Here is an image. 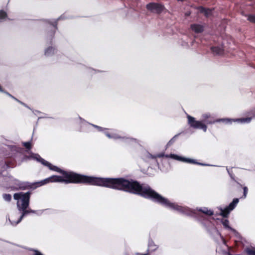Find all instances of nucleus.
<instances>
[{
    "label": "nucleus",
    "instance_id": "40",
    "mask_svg": "<svg viewBox=\"0 0 255 255\" xmlns=\"http://www.w3.org/2000/svg\"><path fill=\"white\" fill-rule=\"evenodd\" d=\"M31 111H32L34 115H37V114H38V113H40L39 111H37V110H32H32H31Z\"/></svg>",
    "mask_w": 255,
    "mask_h": 255
},
{
    "label": "nucleus",
    "instance_id": "34",
    "mask_svg": "<svg viewBox=\"0 0 255 255\" xmlns=\"http://www.w3.org/2000/svg\"><path fill=\"white\" fill-rule=\"evenodd\" d=\"M243 190H244L243 195L242 198L245 199L247 197V195L248 191V189L247 187H246V186L244 187Z\"/></svg>",
    "mask_w": 255,
    "mask_h": 255
},
{
    "label": "nucleus",
    "instance_id": "3",
    "mask_svg": "<svg viewBox=\"0 0 255 255\" xmlns=\"http://www.w3.org/2000/svg\"><path fill=\"white\" fill-rule=\"evenodd\" d=\"M188 124L190 127L194 129H202L204 132H206L207 130V125H212L217 123L222 122L226 124V118L217 119L214 120L211 117L210 113H205L202 115V121H197L195 118L187 115Z\"/></svg>",
    "mask_w": 255,
    "mask_h": 255
},
{
    "label": "nucleus",
    "instance_id": "24",
    "mask_svg": "<svg viewBox=\"0 0 255 255\" xmlns=\"http://www.w3.org/2000/svg\"><path fill=\"white\" fill-rule=\"evenodd\" d=\"M200 12L204 14L206 17H208L211 13L212 10L209 8H205L202 6L198 8Z\"/></svg>",
    "mask_w": 255,
    "mask_h": 255
},
{
    "label": "nucleus",
    "instance_id": "30",
    "mask_svg": "<svg viewBox=\"0 0 255 255\" xmlns=\"http://www.w3.org/2000/svg\"><path fill=\"white\" fill-rule=\"evenodd\" d=\"M2 197L5 201L10 202L11 200V196L9 194H3Z\"/></svg>",
    "mask_w": 255,
    "mask_h": 255
},
{
    "label": "nucleus",
    "instance_id": "10",
    "mask_svg": "<svg viewBox=\"0 0 255 255\" xmlns=\"http://www.w3.org/2000/svg\"><path fill=\"white\" fill-rule=\"evenodd\" d=\"M65 18L64 16L62 15L59 17L55 19L53 21H51L50 20H45V22L52 26V29H51L48 31L47 35V39L49 40V42L51 43L55 34V30L57 29V21L61 19Z\"/></svg>",
    "mask_w": 255,
    "mask_h": 255
},
{
    "label": "nucleus",
    "instance_id": "44",
    "mask_svg": "<svg viewBox=\"0 0 255 255\" xmlns=\"http://www.w3.org/2000/svg\"><path fill=\"white\" fill-rule=\"evenodd\" d=\"M227 254H228V255H232L231 254H230L229 252H228V253H227Z\"/></svg>",
    "mask_w": 255,
    "mask_h": 255
},
{
    "label": "nucleus",
    "instance_id": "41",
    "mask_svg": "<svg viewBox=\"0 0 255 255\" xmlns=\"http://www.w3.org/2000/svg\"><path fill=\"white\" fill-rule=\"evenodd\" d=\"M12 148H14V150H15V151H16L17 152L18 151V150H16V149H17V147H16V146L12 147Z\"/></svg>",
    "mask_w": 255,
    "mask_h": 255
},
{
    "label": "nucleus",
    "instance_id": "45",
    "mask_svg": "<svg viewBox=\"0 0 255 255\" xmlns=\"http://www.w3.org/2000/svg\"><path fill=\"white\" fill-rule=\"evenodd\" d=\"M178 1H183L184 0H177Z\"/></svg>",
    "mask_w": 255,
    "mask_h": 255
},
{
    "label": "nucleus",
    "instance_id": "37",
    "mask_svg": "<svg viewBox=\"0 0 255 255\" xmlns=\"http://www.w3.org/2000/svg\"><path fill=\"white\" fill-rule=\"evenodd\" d=\"M3 93H5L7 95H8V96H9L10 97H11V98H12L13 99H14V100H15L16 101H17L18 102V101H19L18 99H17V98H16L15 97H13L12 95H11L10 94H9V93H8L7 92H5V91H4L3 92Z\"/></svg>",
    "mask_w": 255,
    "mask_h": 255
},
{
    "label": "nucleus",
    "instance_id": "26",
    "mask_svg": "<svg viewBox=\"0 0 255 255\" xmlns=\"http://www.w3.org/2000/svg\"><path fill=\"white\" fill-rule=\"evenodd\" d=\"M190 41H183L181 45L186 47V48H189L191 46L193 45V43L194 42V40H191V39H189Z\"/></svg>",
    "mask_w": 255,
    "mask_h": 255
},
{
    "label": "nucleus",
    "instance_id": "14",
    "mask_svg": "<svg viewBox=\"0 0 255 255\" xmlns=\"http://www.w3.org/2000/svg\"><path fill=\"white\" fill-rule=\"evenodd\" d=\"M226 120H228V121H226V125H231L233 122H237L241 124L249 123L251 122L252 118L250 117L240 119L226 118Z\"/></svg>",
    "mask_w": 255,
    "mask_h": 255
},
{
    "label": "nucleus",
    "instance_id": "20",
    "mask_svg": "<svg viewBox=\"0 0 255 255\" xmlns=\"http://www.w3.org/2000/svg\"><path fill=\"white\" fill-rule=\"evenodd\" d=\"M50 182H51V176H50L46 179H44V180H42L40 181L33 182V183H32V184L34 185V188H36L37 187H40L42 185H44L45 184H46L50 183Z\"/></svg>",
    "mask_w": 255,
    "mask_h": 255
},
{
    "label": "nucleus",
    "instance_id": "35",
    "mask_svg": "<svg viewBox=\"0 0 255 255\" xmlns=\"http://www.w3.org/2000/svg\"><path fill=\"white\" fill-rule=\"evenodd\" d=\"M226 169L227 170V172L230 176V177L233 180H235V176L233 173L232 171H231L228 167H226Z\"/></svg>",
    "mask_w": 255,
    "mask_h": 255
},
{
    "label": "nucleus",
    "instance_id": "1",
    "mask_svg": "<svg viewBox=\"0 0 255 255\" xmlns=\"http://www.w3.org/2000/svg\"><path fill=\"white\" fill-rule=\"evenodd\" d=\"M134 183V186L132 194L140 195L145 198L150 199L154 202L176 211L182 214L195 217L217 243H221L223 245L227 246L225 239L209 219L202 216L198 217L195 210L191 209L187 207L181 206L176 203L170 202L167 198L162 197L152 189L148 185L140 184L137 181Z\"/></svg>",
    "mask_w": 255,
    "mask_h": 255
},
{
    "label": "nucleus",
    "instance_id": "33",
    "mask_svg": "<svg viewBox=\"0 0 255 255\" xmlns=\"http://www.w3.org/2000/svg\"><path fill=\"white\" fill-rule=\"evenodd\" d=\"M23 145L27 149H30L31 148L30 141L25 142L23 143Z\"/></svg>",
    "mask_w": 255,
    "mask_h": 255
},
{
    "label": "nucleus",
    "instance_id": "15",
    "mask_svg": "<svg viewBox=\"0 0 255 255\" xmlns=\"http://www.w3.org/2000/svg\"><path fill=\"white\" fill-rule=\"evenodd\" d=\"M221 222L225 229L231 232L236 237H238L240 236L239 233L234 228L230 226L229 221L228 219H222Z\"/></svg>",
    "mask_w": 255,
    "mask_h": 255
},
{
    "label": "nucleus",
    "instance_id": "19",
    "mask_svg": "<svg viewBox=\"0 0 255 255\" xmlns=\"http://www.w3.org/2000/svg\"><path fill=\"white\" fill-rule=\"evenodd\" d=\"M1 164L2 166L1 169L0 170V180L3 179L4 178V176L2 175V172L8 168L10 167V166L6 161L2 162ZM0 185L3 186L4 184L0 182Z\"/></svg>",
    "mask_w": 255,
    "mask_h": 255
},
{
    "label": "nucleus",
    "instance_id": "25",
    "mask_svg": "<svg viewBox=\"0 0 255 255\" xmlns=\"http://www.w3.org/2000/svg\"><path fill=\"white\" fill-rule=\"evenodd\" d=\"M55 51V48L52 46H49L45 50L44 54L47 56H50L53 55Z\"/></svg>",
    "mask_w": 255,
    "mask_h": 255
},
{
    "label": "nucleus",
    "instance_id": "38",
    "mask_svg": "<svg viewBox=\"0 0 255 255\" xmlns=\"http://www.w3.org/2000/svg\"><path fill=\"white\" fill-rule=\"evenodd\" d=\"M18 102L19 103H20V104H21L22 105H23V106H24L25 107H26V108H27L32 110V109L28 105H27L26 104H25L24 103H23V102H21V101H20L19 100L18 101Z\"/></svg>",
    "mask_w": 255,
    "mask_h": 255
},
{
    "label": "nucleus",
    "instance_id": "5",
    "mask_svg": "<svg viewBox=\"0 0 255 255\" xmlns=\"http://www.w3.org/2000/svg\"><path fill=\"white\" fill-rule=\"evenodd\" d=\"M111 132H110L109 131L108 132H105V134L109 138L111 139H121L122 140L123 142L126 144H130L132 143H137L138 140L136 138L126 136H122L119 134L118 133L116 132V131L114 129H111Z\"/></svg>",
    "mask_w": 255,
    "mask_h": 255
},
{
    "label": "nucleus",
    "instance_id": "42",
    "mask_svg": "<svg viewBox=\"0 0 255 255\" xmlns=\"http://www.w3.org/2000/svg\"><path fill=\"white\" fill-rule=\"evenodd\" d=\"M46 118L45 117H39L38 118V120L40 119H41V118Z\"/></svg>",
    "mask_w": 255,
    "mask_h": 255
},
{
    "label": "nucleus",
    "instance_id": "22",
    "mask_svg": "<svg viewBox=\"0 0 255 255\" xmlns=\"http://www.w3.org/2000/svg\"><path fill=\"white\" fill-rule=\"evenodd\" d=\"M148 246V251L151 252H154L158 249V246L154 244L153 241L151 239H149Z\"/></svg>",
    "mask_w": 255,
    "mask_h": 255
},
{
    "label": "nucleus",
    "instance_id": "32",
    "mask_svg": "<svg viewBox=\"0 0 255 255\" xmlns=\"http://www.w3.org/2000/svg\"><path fill=\"white\" fill-rule=\"evenodd\" d=\"M246 252L248 255H255V251L250 248H247L246 249Z\"/></svg>",
    "mask_w": 255,
    "mask_h": 255
},
{
    "label": "nucleus",
    "instance_id": "23",
    "mask_svg": "<svg viewBox=\"0 0 255 255\" xmlns=\"http://www.w3.org/2000/svg\"><path fill=\"white\" fill-rule=\"evenodd\" d=\"M33 159L36 160L37 161L40 162L43 165H45L47 161L42 158L38 154H33L32 155Z\"/></svg>",
    "mask_w": 255,
    "mask_h": 255
},
{
    "label": "nucleus",
    "instance_id": "29",
    "mask_svg": "<svg viewBox=\"0 0 255 255\" xmlns=\"http://www.w3.org/2000/svg\"><path fill=\"white\" fill-rule=\"evenodd\" d=\"M180 134V133H178L175 135L172 138H171L170 140L168 142L167 145L170 146L171 145H172L175 142V140L178 137Z\"/></svg>",
    "mask_w": 255,
    "mask_h": 255
},
{
    "label": "nucleus",
    "instance_id": "18",
    "mask_svg": "<svg viewBox=\"0 0 255 255\" xmlns=\"http://www.w3.org/2000/svg\"><path fill=\"white\" fill-rule=\"evenodd\" d=\"M211 50L214 55H221L224 53V48L222 45L211 47Z\"/></svg>",
    "mask_w": 255,
    "mask_h": 255
},
{
    "label": "nucleus",
    "instance_id": "28",
    "mask_svg": "<svg viewBox=\"0 0 255 255\" xmlns=\"http://www.w3.org/2000/svg\"><path fill=\"white\" fill-rule=\"evenodd\" d=\"M246 16L247 17V19L250 21L251 22L255 23V15L249 14L246 15Z\"/></svg>",
    "mask_w": 255,
    "mask_h": 255
},
{
    "label": "nucleus",
    "instance_id": "7",
    "mask_svg": "<svg viewBox=\"0 0 255 255\" xmlns=\"http://www.w3.org/2000/svg\"><path fill=\"white\" fill-rule=\"evenodd\" d=\"M78 119H79L78 124L79 125V126L80 127V128L79 129V131H82V132L86 131L85 128L88 127L89 126H92V127L96 128L99 131L103 132H104V134H105V132H108V131L109 130L108 129H107L106 128H104L103 127H100V126L94 125V124H92L87 122L86 121H85L84 119H82L80 117H79Z\"/></svg>",
    "mask_w": 255,
    "mask_h": 255
},
{
    "label": "nucleus",
    "instance_id": "46",
    "mask_svg": "<svg viewBox=\"0 0 255 255\" xmlns=\"http://www.w3.org/2000/svg\"><path fill=\"white\" fill-rule=\"evenodd\" d=\"M142 255H147V254H142Z\"/></svg>",
    "mask_w": 255,
    "mask_h": 255
},
{
    "label": "nucleus",
    "instance_id": "4",
    "mask_svg": "<svg viewBox=\"0 0 255 255\" xmlns=\"http://www.w3.org/2000/svg\"><path fill=\"white\" fill-rule=\"evenodd\" d=\"M31 194V193L30 191L25 193L19 192L14 194L13 199L17 201L16 207L17 209L28 208Z\"/></svg>",
    "mask_w": 255,
    "mask_h": 255
},
{
    "label": "nucleus",
    "instance_id": "21",
    "mask_svg": "<svg viewBox=\"0 0 255 255\" xmlns=\"http://www.w3.org/2000/svg\"><path fill=\"white\" fill-rule=\"evenodd\" d=\"M196 210L199 211L201 212L205 215H208V216H212L214 215V211L212 210L208 209L207 207H203V208H197Z\"/></svg>",
    "mask_w": 255,
    "mask_h": 255
},
{
    "label": "nucleus",
    "instance_id": "36",
    "mask_svg": "<svg viewBox=\"0 0 255 255\" xmlns=\"http://www.w3.org/2000/svg\"><path fill=\"white\" fill-rule=\"evenodd\" d=\"M249 115L251 116V118H252V119L255 118V108L250 111Z\"/></svg>",
    "mask_w": 255,
    "mask_h": 255
},
{
    "label": "nucleus",
    "instance_id": "39",
    "mask_svg": "<svg viewBox=\"0 0 255 255\" xmlns=\"http://www.w3.org/2000/svg\"><path fill=\"white\" fill-rule=\"evenodd\" d=\"M34 255H43L40 252L37 250H34Z\"/></svg>",
    "mask_w": 255,
    "mask_h": 255
},
{
    "label": "nucleus",
    "instance_id": "13",
    "mask_svg": "<svg viewBox=\"0 0 255 255\" xmlns=\"http://www.w3.org/2000/svg\"><path fill=\"white\" fill-rule=\"evenodd\" d=\"M16 181L15 186L12 187L11 188L18 190H25L28 188H32L34 187V185L32 183L29 182H21L16 179H14Z\"/></svg>",
    "mask_w": 255,
    "mask_h": 255
},
{
    "label": "nucleus",
    "instance_id": "16",
    "mask_svg": "<svg viewBox=\"0 0 255 255\" xmlns=\"http://www.w3.org/2000/svg\"><path fill=\"white\" fill-rule=\"evenodd\" d=\"M141 156L142 159L145 162H149L152 160L155 162V156L154 155L151 154L146 150L143 151Z\"/></svg>",
    "mask_w": 255,
    "mask_h": 255
},
{
    "label": "nucleus",
    "instance_id": "9",
    "mask_svg": "<svg viewBox=\"0 0 255 255\" xmlns=\"http://www.w3.org/2000/svg\"><path fill=\"white\" fill-rule=\"evenodd\" d=\"M239 202V198H234L232 202L228 206L224 208L220 207L219 209L220 210V215L224 218H227L230 212L233 211L237 206Z\"/></svg>",
    "mask_w": 255,
    "mask_h": 255
},
{
    "label": "nucleus",
    "instance_id": "27",
    "mask_svg": "<svg viewBox=\"0 0 255 255\" xmlns=\"http://www.w3.org/2000/svg\"><path fill=\"white\" fill-rule=\"evenodd\" d=\"M169 155V154H165L164 153H160L159 154H155L154 155V156H155V163L158 164V161L157 160V157H166L169 158V157H170V156Z\"/></svg>",
    "mask_w": 255,
    "mask_h": 255
},
{
    "label": "nucleus",
    "instance_id": "17",
    "mask_svg": "<svg viewBox=\"0 0 255 255\" xmlns=\"http://www.w3.org/2000/svg\"><path fill=\"white\" fill-rule=\"evenodd\" d=\"M190 28L195 33H200L204 31L205 25L198 23H193L191 25Z\"/></svg>",
    "mask_w": 255,
    "mask_h": 255
},
{
    "label": "nucleus",
    "instance_id": "8",
    "mask_svg": "<svg viewBox=\"0 0 255 255\" xmlns=\"http://www.w3.org/2000/svg\"><path fill=\"white\" fill-rule=\"evenodd\" d=\"M170 156V158H172L173 159L180 161L184 162H187L189 163H192L195 164H197L203 166H214L213 165L207 164V163H201L199 162H198L196 159H191L189 158H186L184 157H182L179 155H178L175 154H170L169 155Z\"/></svg>",
    "mask_w": 255,
    "mask_h": 255
},
{
    "label": "nucleus",
    "instance_id": "2",
    "mask_svg": "<svg viewBox=\"0 0 255 255\" xmlns=\"http://www.w3.org/2000/svg\"><path fill=\"white\" fill-rule=\"evenodd\" d=\"M75 178H65L61 176H51V182L81 183L92 186L106 187L116 190L132 193L136 180L127 179L124 177L110 178L88 176L74 173Z\"/></svg>",
    "mask_w": 255,
    "mask_h": 255
},
{
    "label": "nucleus",
    "instance_id": "43",
    "mask_svg": "<svg viewBox=\"0 0 255 255\" xmlns=\"http://www.w3.org/2000/svg\"><path fill=\"white\" fill-rule=\"evenodd\" d=\"M89 70H91V71H95V70H94V69H91V68H90V69H89Z\"/></svg>",
    "mask_w": 255,
    "mask_h": 255
},
{
    "label": "nucleus",
    "instance_id": "31",
    "mask_svg": "<svg viewBox=\"0 0 255 255\" xmlns=\"http://www.w3.org/2000/svg\"><path fill=\"white\" fill-rule=\"evenodd\" d=\"M7 17V13L3 10H0V19H5Z\"/></svg>",
    "mask_w": 255,
    "mask_h": 255
},
{
    "label": "nucleus",
    "instance_id": "12",
    "mask_svg": "<svg viewBox=\"0 0 255 255\" xmlns=\"http://www.w3.org/2000/svg\"><path fill=\"white\" fill-rule=\"evenodd\" d=\"M146 8L151 12L157 14L161 13L164 9V6L160 3L150 2L146 4Z\"/></svg>",
    "mask_w": 255,
    "mask_h": 255
},
{
    "label": "nucleus",
    "instance_id": "11",
    "mask_svg": "<svg viewBox=\"0 0 255 255\" xmlns=\"http://www.w3.org/2000/svg\"><path fill=\"white\" fill-rule=\"evenodd\" d=\"M28 208H25V209H21L19 208L18 210V211L21 213V215L18 218V219L16 221H13L12 222L10 218L8 217L7 218V220H8V221L10 222V224L13 226H15L17 225L19 223L21 222V221L22 220V219L26 216H27L29 213H36L37 211L33 210L32 209H27Z\"/></svg>",
    "mask_w": 255,
    "mask_h": 255
},
{
    "label": "nucleus",
    "instance_id": "6",
    "mask_svg": "<svg viewBox=\"0 0 255 255\" xmlns=\"http://www.w3.org/2000/svg\"><path fill=\"white\" fill-rule=\"evenodd\" d=\"M44 166H47L48 168L52 171H56L61 174L63 177L65 178H75L74 173L75 172L72 171H65L58 167L52 165L51 163L47 161Z\"/></svg>",
    "mask_w": 255,
    "mask_h": 255
}]
</instances>
